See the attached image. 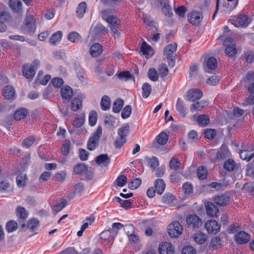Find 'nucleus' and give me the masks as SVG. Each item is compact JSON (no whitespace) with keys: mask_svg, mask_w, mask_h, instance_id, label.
<instances>
[{"mask_svg":"<svg viewBox=\"0 0 254 254\" xmlns=\"http://www.w3.org/2000/svg\"><path fill=\"white\" fill-rule=\"evenodd\" d=\"M186 223L189 228H198L202 225L201 219L196 214L189 215L186 218Z\"/></svg>","mask_w":254,"mask_h":254,"instance_id":"5","label":"nucleus"},{"mask_svg":"<svg viewBox=\"0 0 254 254\" xmlns=\"http://www.w3.org/2000/svg\"><path fill=\"white\" fill-rule=\"evenodd\" d=\"M84 98L85 96L83 94L80 93L78 95V97L72 99L71 109L73 111H76L80 109L82 106V99Z\"/></svg>","mask_w":254,"mask_h":254,"instance_id":"10","label":"nucleus"},{"mask_svg":"<svg viewBox=\"0 0 254 254\" xmlns=\"http://www.w3.org/2000/svg\"><path fill=\"white\" fill-rule=\"evenodd\" d=\"M124 104V101L123 99H117L113 104V111L115 113H119L122 109Z\"/></svg>","mask_w":254,"mask_h":254,"instance_id":"37","label":"nucleus"},{"mask_svg":"<svg viewBox=\"0 0 254 254\" xmlns=\"http://www.w3.org/2000/svg\"><path fill=\"white\" fill-rule=\"evenodd\" d=\"M216 130L214 129H206L204 132V136L209 139L214 138L216 136Z\"/></svg>","mask_w":254,"mask_h":254,"instance_id":"64","label":"nucleus"},{"mask_svg":"<svg viewBox=\"0 0 254 254\" xmlns=\"http://www.w3.org/2000/svg\"><path fill=\"white\" fill-rule=\"evenodd\" d=\"M206 213L211 217H214L219 212V209L214 203L207 202L205 204Z\"/></svg>","mask_w":254,"mask_h":254,"instance_id":"14","label":"nucleus"},{"mask_svg":"<svg viewBox=\"0 0 254 254\" xmlns=\"http://www.w3.org/2000/svg\"><path fill=\"white\" fill-rule=\"evenodd\" d=\"M111 99L108 96H103L101 99L100 103L102 110L103 111H107L109 110L111 106Z\"/></svg>","mask_w":254,"mask_h":254,"instance_id":"27","label":"nucleus"},{"mask_svg":"<svg viewBox=\"0 0 254 254\" xmlns=\"http://www.w3.org/2000/svg\"><path fill=\"white\" fill-rule=\"evenodd\" d=\"M17 228V223L14 221H9L6 225V229L8 232H12Z\"/></svg>","mask_w":254,"mask_h":254,"instance_id":"62","label":"nucleus"},{"mask_svg":"<svg viewBox=\"0 0 254 254\" xmlns=\"http://www.w3.org/2000/svg\"><path fill=\"white\" fill-rule=\"evenodd\" d=\"M205 227L209 234H216L220 230V225L215 220H209L205 224Z\"/></svg>","mask_w":254,"mask_h":254,"instance_id":"6","label":"nucleus"},{"mask_svg":"<svg viewBox=\"0 0 254 254\" xmlns=\"http://www.w3.org/2000/svg\"><path fill=\"white\" fill-rule=\"evenodd\" d=\"M145 159L148 165L152 168L153 171L155 170L159 166V160L155 157H145Z\"/></svg>","mask_w":254,"mask_h":254,"instance_id":"29","label":"nucleus"},{"mask_svg":"<svg viewBox=\"0 0 254 254\" xmlns=\"http://www.w3.org/2000/svg\"><path fill=\"white\" fill-rule=\"evenodd\" d=\"M115 76L121 80L127 81L131 77V74L128 71H124L116 74Z\"/></svg>","mask_w":254,"mask_h":254,"instance_id":"46","label":"nucleus"},{"mask_svg":"<svg viewBox=\"0 0 254 254\" xmlns=\"http://www.w3.org/2000/svg\"><path fill=\"white\" fill-rule=\"evenodd\" d=\"M127 180V178L125 175H121L117 178L115 184L119 187H122L126 185Z\"/></svg>","mask_w":254,"mask_h":254,"instance_id":"53","label":"nucleus"},{"mask_svg":"<svg viewBox=\"0 0 254 254\" xmlns=\"http://www.w3.org/2000/svg\"><path fill=\"white\" fill-rule=\"evenodd\" d=\"M102 51V46L99 43L94 44L90 49V55L94 57L99 56Z\"/></svg>","mask_w":254,"mask_h":254,"instance_id":"19","label":"nucleus"},{"mask_svg":"<svg viewBox=\"0 0 254 254\" xmlns=\"http://www.w3.org/2000/svg\"><path fill=\"white\" fill-rule=\"evenodd\" d=\"M161 7L162 11L165 16L171 17L172 15L173 12L172 8L171 6L167 2L164 4Z\"/></svg>","mask_w":254,"mask_h":254,"instance_id":"52","label":"nucleus"},{"mask_svg":"<svg viewBox=\"0 0 254 254\" xmlns=\"http://www.w3.org/2000/svg\"><path fill=\"white\" fill-rule=\"evenodd\" d=\"M62 37V32L61 31H58L53 34L51 38L50 39V42L53 45H56L57 43H59Z\"/></svg>","mask_w":254,"mask_h":254,"instance_id":"43","label":"nucleus"},{"mask_svg":"<svg viewBox=\"0 0 254 254\" xmlns=\"http://www.w3.org/2000/svg\"><path fill=\"white\" fill-rule=\"evenodd\" d=\"M23 74L24 77L27 79H31L35 74V68L32 66H29L28 64H25L23 66Z\"/></svg>","mask_w":254,"mask_h":254,"instance_id":"18","label":"nucleus"},{"mask_svg":"<svg viewBox=\"0 0 254 254\" xmlns=\"http://www.w3.org/2000/svg\"><path fill=\"white\" fill-rule=\"evenodd\" d=\"M95 162L99 165L107 167L110 162V158L108 154H102L96 157Z\"/></svg>","mask_w":254,"mask_h":254,"instance_id":"15","label":"nucleus"},{"mask_svg":"<svg viewBox=\"0 0 254 254\" xmlns=\"http://www.w3.org/2000/svg\"><path fill=\"white\" fill-rule=\"evenodd\" d=\"M28 114V111L26 108H20L16 110L13 117L15 120L18 121L24 118Z\"/></svg>","mask_w":254,"mask_h":254,"instance_id":"20","label":"nucleus"},{"mask_svg":"<svg viewBox=\"0 0 254 254\" xmlns=\"http://www.w3.org/2000/svg\"><path fill=\"white\" fill-rule=\"evenodd\" d=\"M177 49V44L176 43L169 44L164 48V55L166 56L170 66L173 67L175 65Z\"/></svg>","mask_w":254,"mask_h":254,"instance_id":"1","label":"nucleus"},{"mask_svg":"<svg viewBox=\"0 0 254 254\" xmlns=\"http://www.w3.org/2000/svg\"><path fill=\"white\" fill-rule=\"evenodd\" d=\"M237 23L236 26H240L242 27H247L249 24V18L245 14L240 15L237 18Z\"/></svg>","mask_w":254,"mask_h":254,"instance_id":"21","label":"nucleus"},{"mask_svg":"<svg viewBox=\"0 0 254 254\" xmlns=\"http://www.w3.org/2000/svg\"><path fill=\"white\" fill-rule=\"evenodd\" d=\"M36 140V137L34 136H30L25 138L22 142L23 146L26 148L30 147L34 142Z\"/></svg>","mask_w":254,"mask_h":254,"instance_id":"56","label":"nucleus"},{"mask_svg":"<svg viewBox=\"0 0 254 254\" xmlns=\"http://www.w3.org/2000/svg\"><path fill=\"white\" fill-rule=\"evenodd\" d=\"M141 51L144 55H152L153 54V50L151 47L145 41L142 42L141 46Z\"/></svg>","mask_w":254,"mask_h":254,"instance_id":"38","label":"nucleus"},{"mask_svg":"<svg viewBox=\"0 0 254 254\" xmlns=\"http://www.w3.org/2000/svg\"><path fill=\"white\" fill-rule=\"evenodd\" d=\"M142 96L144 98H147L151 93V87L148 83H144L142 86Z\"/></svg>","mask_w":254,"mask_h":254,"instance_id":"48","label":"nucleus"},{"mask_svg":"<svg viewBox=\"0 0 254 254\" xmlns=\"http://www.w3.org/2000/svg\"><path fill=\"white\" fill-rule=\"evenodd\" d=\"M84 190V185L82 183H78L75 185L74 191L71 195H68V198L69 199H72L75 194H77L79 195H81Z\"/></svg>","mask_w":254,"mask_h":254,"instance_id":"26","label":"nucleus"},{"mask_svg":"<svg viewBox=\"0 0 254 254\" xmlns=\"http://www.w3.org/2000/svg\"><path fill=\"white\" fill-rule=\"evenodd\" d=\"M97 114L95 111H91L89 116V124L91 126H94L97 122Z\"/></svg>","mask_w":254,"mask_h":254,"instance_id":"54","label":"nucleus"},{"mask_svg":"<svg viewBox=\"0 0 254 254\" xmlns=\"http://www.w3.org/2000/svg\"><path fill=\"white\" fill-rule=\"evenodd\" d=\"M141 180L139 178H136L131 181L128 185V188L131 190L137 189L141 184Z\"/></svg>","mask_w":254,"mask_h":254,"instance_id":"57","label":"nucleus"},{"mask_svg":"<svg viewBox=\"0 0 254 254\" xmlns=\"http://www.w3.org/2000/svg\"><path fill=\"white\" fill-rule=\"evenodd\" d=\"M176 109L178 112L183 116L185 117L186 115V110L183 105V100L179 98L177 99L176 104Z\"/></svg>","mask_w":254,"mask_h":254,"instance_id":"32","label":"nucleus"},{"mask_svg":"<svg viewBox=\"0 0 254 254\" xmlns=\"http://www.w3.org/2000/svg\"><path fill=\"white\" fill-rule=\"evenodd\" d=\"M17 216L18 217L19 223H21V227L24 228L26 227V225L24 223L28 216V212L27 210L22 206H19L16 209Z\"/></svg>","mask_w":254,"mask_h":254,"instance_id":"11","label":"nucleus"},{"mask_svg":"<svg viewBox=\"0 0 254 254\" xmlns=\"http://www.w3.org/2000/svg\"><path fill=\"white\" fill-rule=\"evenodd\" d=\"M148 76L151 80L156 81L158 79L157 70L154 68H150L148 72Z\"/></svg>","mask_w":254,"mask_h":254,"instance_id":"59","label":"nucleus"},{"mask_svg":"<svg viewBox=\"0 0 254 254\" xmlns=\"http://www.w3.org/2000/svg\"><path fill=\"white\" fill-rule=\"evenodd\" d=\"M159 74L161 77H166L169 72L168 68L165 64H162L159 69Z\"/></svg>","mask_w":254,"mask_h":254,"instance_id":"63","label":"nucleus"},{"mask_svg":"<svg viewBox=\"0 0 254 254\" xmlns=\"http://www.w3.org/2000/svg\"><path fill=\"white\" fill-rule=\"evenodd\" d=\"M160 254H174V248L169 242H162L160 244L158 248Z\"/></svg>","mask_w":254,"mask_h":254,"instance_id":"8","label":"nucleus"},{"mask_svg":"<svg viewBox=\"0 0 254 254\" xmlns=\"http://www.w3.org/2000/svg\"><path fill=\"white\" fill-rule=\"evenodd\" d=\"M194 241L197 244H202L206 240L205 235L202 233H197L193 235Z\"/></svg>","mask_w":254,"mask_h":254,"instance_id":"49","label":"nucleus"},{"mask_svg":"<svg viewBox=\"0 0 254 254\" xmlns=\"http://www.w3.org/2000/svg\"><path fill=\"white\" fill-rule=\"evenodd\" d=\"M129 125H126L125 126L122 127L118 129V134L119 137L123 138H126L127 136L129 133Z\"/></svg>","mask_w":254,"mask_h":254,"instance_id":"42","label":"nucleus"},{"mask_svg":"<svg viewBox=\"0 0 254 254\" xmlns=\"http://www.w3.org/2000/svg\"><path fill=\"white\" fill-rule=\"evenodd\" d=\"M87 167L83 163H79L75 165L73 168V170L76 174H81L85 172Z\"/></svg>","mask_w":254,"mask_h":254,"instance_id":"44","label":"nucleus"},{"mask_svg":"<svg viewBox=\"0 0 254 254\" xmlns=\"http://www.w3.org/2000/svg\"><path fill=\"white\" fill-rule=\"evenodd\" d=\"M81 39L80 35L75 31L70 32L67 36V39L72 43L78 42Z\"/></svg>","mask_w":254,"mask_h":254,"instance_id":"40","label":"nucleus"},{"mask_svg":"<svg viewBox=\"0 0 254 254\" xmlns=\"http://www.w3.org/2000/svg\"><path fill=\"white\" fill-rule=\"evenodd\" d=\"M165 186L164 181L161 179H157L154 182L155 190L159 194H161L164 191Z\"/></svg>","mask_w":254,"mask_h":254,"instance_id":"22","label":"nucleus"},{"mask_svg":"<svg viewBox=\"0 0 254 254\" xmlns=\"http://www.w3.org/2000/svg\"><path fill=\"white\" fill-rule=\"evenodd\" d=\"M217 65L216 59L214 57H209L206 61V65L207 69H205L206 72L210 73V69H214Z\"/></svg>","mask_w":254,"mask_h":254,"instance_id":"28","label":"nucleus"},{"mask_svg":"<svg viewBox=\"0 0 254 254\" xmlns=\"http://www.w3.org/2000/svg\"><path fill=\"white\" fill-rule=\"evenodd\" d=\"M27 176L25 174H20L16 177L17 185L19 187H23L26 184Z\"/></svg>","mask_w":254,"mask_h":254,"instance_id":"47","label":"nucleus"},{"mask_svg":"<svg viewBox=\"0 0 254 254\" xmlns=\"http://www.w3.org/2000/svg\"><path fill=\"white\" fill-rule=\"evenodd\" d=\"M197 122L200 126L205 127L209 123V119L207 115H200L197 117Z\"/></svg>","mask_w":254,"mask_h":254,"instance_id":"41","label":"nucleus"},{"mask_svg":"<svg viewBox=\"0 0 254 254\" xmlns=\"http://www.w3.org/2000/svg\"><path fill=\"white\" fill-rule=\"evenodd\" d=\"M197 177L199 180H203L206 178L207 169L206 167L202 166L198 168L197 171Z\"/></svg>","mask_w":254,"mask_h":254,"instance_id":"51","label":"nucleus"},{"mask_svg":"<svg viewBox=\"0 0 254 254\" xmlns=\"http://www.w3.org/2000/svg\"><path fill=\"white\" fill-rule=\"evenodd\" d=\"M183 228L181 224L175 221L171 223L168 226V233L171 237L178 238L182 234Z\"/></svg>","mask_w":254,"mask_h":254,"instance_id":"3","label":"nucleus"},{"mask_svg":"<svg viewBox=\"0 0 254 254\" xmlns=\"http://www.w3.org/2000/svg\"><path fill=\"white\" fill-rule=\"evenodd\" d=\"M106 21L109 23L111 29L113 27H119L121 23L120 20L115 16L107 19Z\"/></svg>","mask_w":254,"mask_h":254,"instance_id":"39","label":"nucleus"},{"mask_svg":"<svg viewBox=\"0 0 254 254\" xmlns=\"http://www.w3.org/2000/svg\"><path fill=\"white\" fill-rule=\"evenodd\" d=\"M230 156V152L226 146H222L219 151L218 152L216 158L217 159H224Z\"/></svg>","mask_w":254,"mask_h":254,"instance_id":"30","label":"nucleus"},{"mask_svg":"<svg viewBox=\"0 0 254 254\" xmlns=\"http://www.w3.org/2000/svg\"><path fill=\"white\" fill-rule=\"evenodd\" d=\"M87 9V4L85 1H82L78 5L76 14L78 18H81L83 17Z\"/></svg>","mask_w":254,"mask_h":254,"instance_id":"23","label":"nucleus"},{"mask_svg":"<svg viewBox=\"0 0 254 254\" xmlns=\"http://www.w3.org/2000/svg\"><path fill=\"white\" fill-rule=\"evenodd\" d=\"M85 115L83 117H76L72 121V125L76 127H79L82 126L84 122Z\"/></svg>","mask_w":254,"mask_h":254,"instance_id":"61","label":"nucleus"},{"mask_svg":"<svg viewBox=\"0 0 254 254\" xmlns=\"http://www.w3.org/2000/svg\"><path fill=\"white\" fill-rule=\"evenodd\" d=\"M25 26L28 32H34L36 29L35 20L34 17L30 15L27 16L26 19Z\"/></svg>","mask_w":254,"mask_h":254,"instance_id":"16","label":"nucleus"},{"mask_svg":"<svg viewBox=\"0 0 254 254\" xmlns=\"http://www.w3.org/2000/svg\"><path fill=\"white\" fill-rule=\"evenodd\" d=\"M202 92L198 89H191L187 92V98L189 101L194 102L199 100L202 96Z\"/></svg>","mask_w":254,"mask_h":254,"instance_id":"9","label":"nucleus"},{"mask_svg":"<svg viewBox=\"0 0 254 254\" xmlns=\"http://www.w3.org/2000/svg\"><path fill=\"white\" fill-rule=\"evenodd\" d=\"M102 132V128L101 126H99L87 141V148L88 150L90 151L94 150L99 146Z\"/></svg>","mask_w":254,"mask_h":254,"instance_id":"2","label":"nucleus"},{"mask_svg":"<svg viewBox=\"0 0 254 254\" xmlns=\"http://www.w3.org/2000/svg\"><path fill=\"white\" fill-rule=\"evenodd\" d=\"M219 81L220 78L218 76L213 75L207 79L206 83L209 85L215 86L219 83Z\"/></svg>","mask_w":254,"mask_h":254,"instance_id":"60","label":"nucleus"},{"mask_svg":"<svg viewBox=\"0 0 254 254\" xmlns=\"http://www.w3.org/2000/svg\"><path fill=\"white\" fill-rule=\"evenodd\" d=\"M3 93L6 99H12L15 95V90L11 86L8 85L4 88Z\"/></svg>","mask_w":254,"mask_h":254,"instance_id":"24","label":"nucleus"},{"mask_svg":"<svg viewBox=\"0 0 254 254\" xmlns=\"http://www.w3.org/2000/svg\"><path fill=\"white\" fill-rule=\"evenodd\" d=\"M168 139V134L164 132H161L156 137L157 142L160 145H165L166 144Z\"/></svg>","mask_w":254,"mask_h":254,"instance_id":"36","label":"nucleus"},{"mask_svg":"<svg viewBox=\"0 0 254 254\" xmlns=\"http://www.w3.org/2000/svg\"><path fill=\"white\" fill-rule=\"evenodd\" d=\"M240 156L243 160H247L248 161H249L254 157V152L251 154V153L247 150H241L240 152Z\"/></svg>","mask_w":254,"mask_h":254,"instance_id":"50","label":"nucleus"},{"mask_svg":"<svg viewBox=\"0 0 254 254\" xmlns=\"http://www.w3.org/2000/svg\"><path fill=\"white\" fill-rule=\"evenodd\" d=\"M66 204V200L62 199L60 203H57L53 207V210L56 213H58L63 209Z\"/></svg>","mask_w":254,"mask_h":254,"instance_id":"55","label":"nucleus"},{"mask_svg":"<svg viewBox=\"0 0 254 254\" xmlns=\"http://www.w3.org/2000/svg\"><path fill=\"white\" fill-rule=\"evenodd\" d=\"M250 239V235L244 231H240L235 235V239L237 243L240 245L247 244Z\"/></svg>","mask_w":254,"mask_h":254,"instance_id":"13","label":"nucleus"},{"mask_svg":"<svg viewBox=\"0 0 254 254\" xmlns=\"http://www.w3.org/2000/svg\"><path fill=\"white\" fill-rule=\"evenodd\" d=\"M236 168V163L232 159H228L224 163V168L228 172H232Z\"/></svg>","mask_w":254,"mask_h":254,"instance_id":"35","label":"nucleus"},{"mask_svg":"<svg viewBox=\"0 0 254 254\" xmlns=\"http://www.w3.org/2000/svg\"><path fill=\"white\" fill-rule=\"evenodd\" d=\"M9 5L16 12L20 11L22 8V2L20 0H10Z\"/></svg>","mask_w":254,"mask_h":254,"instance_id":"31","label":"nucleus"},{"mask_svg":"<svg viewBox=\"0 0 254 254\" xmlns=\"http://www.w3.org/2000/svg\"><path fill=\"white\" fill-rule=\"evenodd\" d=\"M107 28L101 24H98L94 28L91 29V33L95 35H99L107 33Z\"/></svg>","mask_w":254,"mask_h":254,"instance_id":"25","label":"nucleus"},{"mask_svg":"<svg viewBox=\"0 0 254 254\" xmlns=\"http://www.w3.org/2000/svg\"><path fill=\"white\" fill-rule=\"evenodd\" d=\"M224 45L226 47L225 53L230 57L234 56L237 53L236 44L231 38H226L223 42Z\"/></svg>","mask_w":254,"mask_h":254,"instance_id":"4","label":"nucleus"},{"mask_svg":"<svg viewBox=\"0 0 254 254\" xmlns=\"http://www.w3.org/2000/svg\"><path fill=\"white\" fill-rule=\"evenodd\" d=\"M181 163L178 158L173 157L169 162V167L171 170L177 171L180 169Z\"/></svg>","mask_w":254,"mask_h":254,"instance_id":"33","label":"nucleus"},{"mask_svg":"<svg viewBox=\"0 0 254 254\" xmlns=\"http://www.w3.org/2000/svg\"><path fill=\"white\" fill-rule=\"evenodd\" d=\"M213 201L217 206H223L229 203L230 198L226 194L218 195L214 196Z\"/></svg>","mask_w":254,"mask_h":254,"instance_id":"12","label":"nucleus"},{"mask_svg":"<svg viewBox=\"0 0 254 254\" xmlns=\"http://www.w3.org/2000/svg\"><path fill=\"white\" fill-rule=\"evenodd\" d=\"M207 103L205 101H201L192 104L190 107L191 112L193 113L197 110H200L201 109L207 106Z\"/></svg>","mask_w":254,"mask_h":254,"instance_id":"34","label":"nucleus"},{"mask_svg":"<svg viewBox=\"0 0 254 254\" xmlns=\"http://www.w3.org/2000/svg\"><path fill=\"white\" fill-rule=\"evenodd\" d=\"M62 98L65 102H68L71 96L73 95L72 89L68 86L63 87L61 89Z\"/></svg>","mask_w":254,"mask_h":254,"instance_id":"17","label":"nucleus"},{"mask_svg":"<svg viewBox=\"0 0 254 254\" xmlns=\"http://www.w3.org/2000/svg\"><path fill=\"white\" fill-rule=\"evenodd\" d=\"M203 16L200 12L193 11L189 13L188 19L189 21L194 25H198L202 21Z\"/></svg>","mask_w":254,"mask_h":254,"instance_id":"7","label":"nucleus"},{"mask_svg":"<svg viewBox=\"0 0 254 254\" xmlns=\"http://www.w3.org/2000/svg\"><path fill=\"white\" fill-rule=\"evenodd\" d=\"M132 111V108L130 105H127L124 107L122 112V117L125 119L128 118L131 113Z\"/></svg>","mask_w":254,"mask_h":254,"instance_id":"58","label":"nucleus"},{"mask_svg":"<svg viewBox=\"0 0 254 254\" xmlns=\"http://www.w3.org/2000/svg\"><path fill=\"white\" fill-rule=\"evenodd\" d=\"M51 79V76L47 74L44 77L41 74V72L38 73V77L36 80L37 82L42 85H46Z\"/></svg>","mask_w":254,"mask_h":254,"instance_id":"45","label":"nucleus"}]
</instances>
